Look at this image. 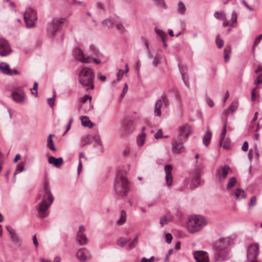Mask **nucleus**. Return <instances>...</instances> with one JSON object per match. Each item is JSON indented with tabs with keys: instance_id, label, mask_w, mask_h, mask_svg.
<instances>
[{
	"instance_id": "obj_48",
	"label": "nucleus",
	"mask_w": 262,
	"mask_h": 262,
	"mask_svg": "<svg viewBox=\"0 0 262 262\" xmlns=\"http://www.w3.org/2000/svg\"><path fill=\"white\" fill-rule=\"evenodd\" d=\"M37 88H38V83L36 82L34 83L33 87L32 89H31V93L33 95H37Z\"/></svg>"
},
{
	"instance_id": "obj_16",
	"label": "nucleus",
	"mask_w": 262,
	"mask_h": 262,
	"mask_svg": "<svg viewBox=\"0 0 262 262\" xmlns=\"http://www.w3.org/2000/svg\"><path fill=\"white\" fill-rule=\"evenodd\" d=\"M172 151L174 154H180L185 151V147L181 142L173 140L171 143Z\"/></svg>"
},
{
	"instance_id": "obj_60",
	"label": "nucleus",
	"mask_w": 262,
	"mask_h": 262,
	"mask_svg": "<svg viewBox=\"0 0 262 262\" xmlns=\"http://www.w3.org/2000/svg\"><path fill=\"white\" fill-rule=\"evenodd\" d=\"M72 121L73 120L72 119H71L67 126L66 132L63 133V136H64L67 133V132L70 129Z\"/></svg>"
},
{
	"instance_id": "obj_17",
	"label": "nucleus",
	"mask_w": 262,
	"mask_h": 262,
	"mask_svg": "<svg viewBox=\"0 0 262 262\" xmlns=\"http://www.w3.org/2000/svg\"><path fill=\"white\" fill-rule=\"evenodd\" d=\"M172 166L170 165L165 166L164 169L166 173L165 180L166 184L168 186H170L172 181V176L171 174Z\"/></svg>"
},
{
	"instance_id": "obj_3",
	"label": "nucleus",
	"mask_w": 262,
	"mask_h": 262,
	"mask_svg": "<svg viewBox=\"0 0 262 262\" xmlns=\"http://www.w3.org/2000/svg\"><path fill=\"white\" fill-rule=\"evenodd\" d=\"M95 75L93 70L89 68H83L79 74V82L83 86H90L86 88L88 91L89 89H93L94 80Z\"/></svg>"
},
{
	"instance_id": "obj_56",
	"label": "nucleus",
	"mask_w": 262,
	"mask_h": 262,
	"mask_svg": "<svg viewBox=\"0 0 262 262\" xmlns=\"http://www.w3.org/2000/svg\"><path fill=\"white\" fill-rule=\"evenodd\" d=\"M123 74H124V71L123 70H119L118 72V74H117V78H118V80H120L122 79V78L123 77Z\"/></svg>"
},
{
	"instance_id": "obj_15",
	"label": "nucleus",
	"mask_w": 262,
	"mask_h": 262,
	"mask_svg": "<svg viewBox=\"0 0 262 262\" xmlns=\"http://www.w3.org/2000/svg\"><path fill=\"white\" fill-rule=\"evenodd\" d=\"M193 256L196 262H209L207 253L204 251H195Z\"/></svg>"
},
{
	"instance_id": "obj_24",
	"label": "nucleus",
	"mask_w": 262,
	"mask_h": 262,
	"mask_svg": "<svg viewBox=\"0 0 262 262\" xmlns=\"http://www.w3.org/2000/svg\"><path fill=\"white\" fill-rule=\"evenodd\" d=\"M26 99L25 92L22 89L17 88V103H24Z\"/></svg>"
},
{
	"instance_id": "obj_8",
	"label": "nucleus",
	"mask_w": 262,
	"mask_h": 262,
	"mask_svg": "<svg viewBox=\"0 0 262 262\" xmlns=\"http://www.w3.org/2000/svg\"><path fill=\"white\" fill-rule=\"evenodd\" d=\"M232 172V170L228 165L219 166L215 171V176L217 179L222 181L227 176L228 174Z\"/></svg>"
},
{
	"instance_id": "obj_22",
	"label": "nucleus",
	"mask_w": 262,
	"mask_h": 262,
	"mask_svg": "<svg viewBox=\"0 0 262 262\" xmlns=\"http://www.w3.org/2000/svg\"><path fill=\"white\" fill-rule=\"evenodd\" d=\"M76 241L79 245L83 246L87 244L88 239L85 234H77Z\"/></svg>"
},
{
	"instance_id": "obj_61",
	"label": "nucleus",
	"mask_w": 262,
	"mask_h": 262,
	"mask_svg": "<svg viewBox=\"0 0 262 262\" xmlns=\"http://www.w3.org/2000/svg\"><path fill=\"white\" fill-rule=\"evenodd\" d=\"M89 99L91 101L92 100V97L89 95H85L82 99V102L83 103L86 102L87 100Z\"/></svg>"
},
{
	"instance_id": "obj_53",
	"label": "nucleus",
	"mask_w": 262,
	"mask_h": 262,
	"mask_svg": "<svg viewBox=\"0 0 262 262\" xmlns=\"http://www.w3.org/2000/svg\"><path fill=\"white\" fill-rule=\"evenodd\" d=\"M162 137V130L161 129H158V132L155 135V138L156 139H158Z\"/></svg>"
},
{
	"instance_id": "obj_28",
	"label": "nucleus",
	"mask_w": 262,
	"mask_h": 262,
	"mask_svg": "<svg viewBox=\"0 0 262 262\" xmlns=\"http://www.w3.org/2000/svg\"><path fill=\"white\" fill-rule=\"evenodd\" d=\"M231 53V48L230 46H227L224 51V58L225 62H228L229 60L230 55Z\"/></svg>"
},
{
	"instance_id": "obj_29",
	"label": "nucleus",
	"mask_w": 262,
	"mask_h": 262,
	"mask_svg": "<svg viewBox=\"0 0 262 262\" xmlns=\"http://www.w3.org/2000/svg\"><path fill=\"white\" fill-rule=\"evenodd\" d=\"M173 216L171 215H165L163 217L161 218L160 220V223L162 226L168 224V222L171 221L173 219Z\"/></svg>"
},
{
	"instance_id": "obj_59",
	"label": "nucleus",
	"mask_w": 262,
	"mask_h": 262,
	"mask_svg": "<svg viewBox=\"0 0 262 262\" xmlns=\"http://www.w3.org/2000/svg\"><path fill=\"white\" fill-rule=\"evenodd\" d=\"M127 90H128L127 84L126 83H125L124 88H123V90H122V93L121 94V96L122 97H124L125 94L127 92Z\"/></svg>"
},
{
	"instance_id": "obj_57",
	"label": "nucleus",
	"mask_w": 262,
	"mask_h": 262,
	"mask_svg": "<svg viewBox=\"0 0 262 262\" xmlns=\"http://www.w3.org/2000/svg\"><path fill=\"white\" fill-rule=\"evenodd\" d=\"M141 39L142 41L143 42V43L145 45V46L146 47V48L148 49L149 44L147 39L144 36H142L141 37Z\"/></svg>"
},
{
	"instance_id": "obj_49",
	"label": "nucleus",
	"mask_w": 262,
	"mask_h": 262,
	"mask_svg": "<svg viewBox=\"0 0 262 262\" xmlns=\"http://www.w3.org/2000/svg\"><path fill=\"white\" fill-rule=\"evenodd\" d=\"M216 43L219 48H222L224 46V41L219 38L216 39Z\"/></svg>"
},
{
	"instance_id": "obj_30",
	"label": "nucleus",
	"mask_w": 262,
	"mask_h": 262,
	"mask_svg": "<svg viewBox=\"0 0 262 262\" xmlns=\"http://www.w3.org/2000/svg\"><path fill=\"white\" fill-rule=\"evenodd\" d=\"M146 137V134L145 133H141L137 137V142L139 146H142L145 142Z\"/></svg>"
},
{
	"instance_id": "obj_6",
	"label": "nucleus",
	"mask_w": 262,
	"mask_h": 262,
	"mask_svg": "<svg viewBox=\"0 0 262 262\" xmlns=\"http://www.w3.org/2000/svg\"><path fill=\"white\" fill-rule=\"evenodd\" d=\"M24 18L27 28L34 27L37 19L36 11L31 8H27L24 13Z\"/></svg>"
},
{
	"instance_id": "obj_62",
	"label": "nucleus",
	"mask_w": 262,
	"mask_h": 262,
	"mask_svg": "<svg viewBox=\"0 0 262 262\" xmlns=\"http://www.w3.org/2000/svg\"><path fill=\"white\" fill-rule=\"evenodd\" d=\"M47 101H48V104L50 106H51V107L53 106L54 104V99L53 98H49L48 99Z\"/></svg>"
},
{
	"instance_id": "obj_12",
	"label": "nucleus",
	"mask_w": 262,
	"mask_h": 262,
	"mask_svg": "<svg viewBox=\"0 0 262 262\" xmlns=\"http://www.w3.org/2000/svg\"><path fill=\"white\" fill-rule=\"evenodd\" d=\"M11 52V49L8 41L4 38H0V56H6Z\"/></svg>"
},
{
	"instance_id": "obj_63",
	"label": "nucleus",
	"mask_w": 262,
	"mask_h": 262,
	"mask_svg": "<svg viewBox=\"0 0 262 262\" xmlns=\"http://www.w3.org/2000/svg\"><path fill=\"white\" fill-rule=\"evenodd\" d=\"M85 231L84 227L83 226H81L79 227V230L77 233V234H84L83 232Z\"/></svg>"
},
{
	"instance_id": "obj_2",
	"label": "nucleus",
	"mask_w": 262,
	"mask_h": 262,
	"mask_svg": "<svg viewBox=\"0 0 262 262\" xmlns=\"http://www.w3.org/2000/svg\"><path fill=\"white\" fill-rule=\"evenodd\" d=\"M129 183L123 171H119L114 184V189L118 195H125L129 190Z\"/></svg>"
},
{
	"instance_id": "obj_58",
	"label": "nucleus",
	"mask_w": 262,
	"mask_h": 262,
	"mask_svg": "<svg viewBox=\"0 0 262 262\" xmlns=\"http://www.w3.org/2000/svg\"><path fill=\"white\" fill-rule=\"evenodd\" d=\"M242 149L244 151H246L248 149V143L247 141H245L242 146Z\"/></svg>"
},
{
	"instance_id": "obj_9",
	"label": "nucleus",
	"mask_w": 262,
	"mask_h": 262,
	"mask_svg": "<svg viewBox=\"0 0 262 262\" xmlns=\"http://www.w3.org/2000/svg\"><path fill=\"white\" fill-rule=\"evenodd\" d=\"M73 55L77 60L81 62L88 63L92 61V58L89 56L85 57L82 51L79 48L74 49Z\"/></svg>"
},
{
	"instance_id": "obj_33",
	"label": "nucleus",
	"mask_w": 262,
	"mask_h": 262,
	"mask_svg": "<svg viewBox=\"0 0 262 262\" xmlns=\"http://www.w3.org/2000/svg\"><path fill=\"white\" fill-rule=\"evenodd\" d=\"M214 17L217 19L222 20H225L226 16L224 12L223 11H217L214 14Z\"/></svg>"
},
{
	"instance_id": "obj_31",
	"label": "nucleus",
	"mask_w": 262,
	"mask_h": 262,
	"mask_svg": "<svg viewBox=\"0 0 262 262\" xmlns=\"http://www.w3.org/2000/svg\"><path fill=\"white\" fill-rule=\"evenodd\" d=\"M238 102L237 100H235L233 101L230 104V106L226 110V113H227L228 111H230L231 113H234L238 107Z\"/></svg>"
},
{
	"instance_id": "obj_13",
	"label": "nucleus",
	"mask_w": 262,
	"mask_h": 262,
	"mask_svg": "<svg viewBox=\"0 0 262 262\" xmlns=\"http://www.w3.org/2000/svg\"><path fill=\"white\" fill-rule=\"evenodd\" d=\"M77 258L81 261L84 262L91 258V255L86 248H81L77 252Z\"/></svg>"
},
{
	"instance_id": "obj_26",
	"label": "nucleus",
	"mask_w": 262,
	"mask_h": 262,
	"mask_svg": "<svg viewBox=\"0 0 262 262\" xmlns=\"http://www.w3.org/2000/svg\"><path fill=\"white\" fill-rule=\"evenodd\" d=\"M236 199L241 200L246 196V193L245 191L241 188H237L234 192Z\"/></svg>"
},
{
	"instance_id": "obj_46",
	"label": "nucleus",
	"mask_w": 262,
	"mask_h": 262,
	"mask_svg": "<svg viewBox=\"0 0 262 262\" xmlns=\"http://www.w3.org/2000/svg\"><path fill=\"white\" fill-rule=\"evenodd\" d=\"M6 229L9 233V235L13 241H15V232L13 230L9 227H7Z\"/></svg>"
},
{
	"instance_id": "obj_32",
	"label": "nucleus",
	"mask_w": 262,
	"mask_h": 262,
	"mask_svg": "<svg viewBox=\"0 0 262 262\" xmlns=\"http://www.w3.org/2000/svg\"><path fill=\"white\" fill-rule=\"evenodd\" d=\"M212 134L210 131H208L206 133L204 136L203 142V144L207 146L210 143V139L211 138Z\"/></svg>"
},
{
	"instance_id": "obj_40",
	"label": "nucleus",
	"mask_w": 262,
	"mask_h": 262,
	"mask_svg": "<svg viewBox=\"0 0 262 262\" xmlns=\"http://www.w3.org/2000/svg\"><path fill=\"white\" fill-rule=\"evenodd\" d=\"M155 31L159 36V37L161 38L162 41H164V39H165V33L160 29H158L157 28H155Z\"/></svg>"
},
{
	"instance_id": "obj_10",
	"label": "nucleus",
	"mask_w": 262,
	"mask_h": 262,
	"mask_svg": "<svg viewBox=\"0 0 262 262\" xmlns=\"http://www.w3.org/2000/svg\"><path fill=\"white\" fill-rule=\"evenodd\" d=\"M191 133V126L188 123H185L180 127L179 136L181 140L186 141Z\"/></svg>"
},
{
	"instance_id": "obj_45",
	"label": "nucleus",
	"mask_w": 262,
	"mask_h": 262,
	"mask_svg": "<svg viewBox=\"0 0 262 262\" xmlns=\"http://www.w3.org/2000/svg\"><path fill=\"white\" fill-rule=\"evenodd\" d=\"M256 197L255 196H252L250 200L249 207H252L256 205Z\"/></svg>"
},
{
	"instance_id": "obj_36",
	"label": "nucleus",
	"mask_w": 262,
	"mask_h": 262,
	"mask_svg": "<svg viewBox=\"0 0 262 262\" xmlns=\"http://www.w3.org/2000/svg\"><path fill=\"white\" fill-rule=\"evenodd\" d=\"M236 182V179L233 177L230 178L228 182L227 185V189H230L232 188L235 184Z\"/></svg>"
},
{
	"instance_id": "obj_42",
	"label": "nucleus",
	"mask_w": 262,
	"mask_h": 262,
	"mask_svg": "<svg viewBox=\"0 0 262 262\" xmlns=\"http://www.w3.org/2000/svg\"><path fill=\"white\" fill-rule=\"evenodd\" d=\"M139 234L136 235V237L132 241L129 245V247L130 249L134 248L138 243Z\"/></svg>"
},
{
	"instance_id": "obj_52",
	"label": "nucleus",
	"mask_w": 262,
	"mask_h": 262,
	"mask_svg": "<svg viewBox=\"0 0 262 262\" xmlns=\"http://www.w3.org/2000/svg\"><path fill=\"white\" fill-rule=\"evenodd\" d=\"M165 237L166 239V242L168 244H170L171 242V240L172 239V236L171 234L169 233H167L165 235Z\"/></svg>"
},
{
	"instance_id": "obj_34",
	"label": "nucleus",
	"mask_w": 262,
	"mask_h": 262,
	"mask_svg": "<svg viewBox=\"0 0 262 262\" xmlns=\"http://www.w3.org/2000/svg\"><path fill=\"white\" fill-rule=\"evenodd\" d=\"M52 135L50 134L48 138V144L47 146L52 151H55L56 148L54 147L53 142L52 139Z\"/></svg>"
},
{
	"instance_id": "obj_55",
	"label": "nucleus",
	"mask_w": 262,
	"mask_h": 262,
	"mask_svg": "<svg viewBox=\"0 0 262 262\" xmlns=\"http://www.w3.org/2000/svg\"><path fill=\"white\" fill-rule=\"evenodd\" d=\"M226 123H225V124L224 125V126H223V128L222 129V133H221V138H224L225 136V135H226Z\"/></svg>"
},
{
	"instance_id": "obj_7",
	"label": "nucleus",
	"mask_w": 262,
	"mask_h": 262,
	"mask_svg": "<svg viewBox=\"0 0 262 262\" xmlns=\"http://www.w3.org/2000/svg\"><path fill=\"white\" fill-rule=\"evenodd\" d=\"M64 21V19L62 18H55L53 19L48 30V35L51 37H53L58 30L60 28Z\"/></svg>"
},
{
	"instance_id": "obj_41",
	"label": "nucleus",
	"mask_w": 262,
	"mask_h": 262,
	"mask_svg": "<svg viewBox=\"0 0 262 262\" xmlns=\"http://www.w3.org/2000/svg\"><path fill=\"white\" fill-rule=\"evenodd\" d=\"M232 24L230 25L232 27H234L236 25L237 14L235 12H232L231 14Z\"/></svg>"
},
{
	"instance_id": "obj_35",
	"label": "nucleus",
	"mask_w": 262,
	"mask_h": 262,
	"mask_svg": "<svg viewBox=\"0 0 262 262\" xmlns=\"http://www.w3.org/2000/svg\"><path fill=\"white\" fill-rule=\"evenodd\" d=\"M178 9L179 12L181 14H184L185 13L186 8L183 2H179L178 4Z\"/></svg>"
},
{
	"instance_id": "obj_54",
	"label": "nucleus",
	"mask_w": 262,
	"mask_h": 262,
	"mask_svg": "<svg viewBox=\"0 0 262 262\" xmlns=\"http://www.w3.org/2000/svg\"><path fill=\"white\" fill-rule=\"evenodd\" d=\"M116 27L119 31L124 32L125 31V28L121 23H118L116 25Z\"/></svg>"
},
{
	"instance_id": "obj_21",
	"label": "nucleus",
	"mask_w": 262,
	"mask_h": 262,
	"mask_svg": "<svg viewBox=\"0 0 262 262\" xmlns=\"http://www.w3.org/2000/svg\"><path fill=\"white\" fill-rule=\"evenodd\" d=\"M162 104V100L158 99L156 101L154 108V114L156 116L158 117L161 116V108Z\"/></svg>"
},
{
	"instance_id": "obj_23",
	"label": "nucleus",
	"mask_w": 262,
	"mask_h": 262,
	"mask_svg": "<svg viewBox=\"0 0 262 262\" xmlns=\"http://www.w3.org/2000/svg\"><path fill=\"white\" fill-rule=\"evenodd\" d=\"M81 124L84 127H88L90 128H92L94 124L92 123L87 116H81Z\"/></svg>"
},
{
	"instance_id": "obj_14",
	"label": "nucleus",
	"mask_w": 262,
	"mask_h": 262,
	"mask_svg": "<svg viewBox=\"0 0 262 262\" xmlns=\"http://www.w3.org/2000/svg\"><path fill=\"white\" fill-rule=\"evenodd\" d=\"M0 72L3 74L10 76L16 74V69H10L9 64L5 62H0Z\"/></svg>"
},
{
	"instance_id": "obj_44",
	"label": "nucleus",
	"mask_w": 262,
	"mask_h": 262,
	"mask_svg": "<svg viewBox=\"0 0 262 262\" xmlns=\"http://www.w3.org/2000/svg\"><path fill=\"white\" fill-rule=\"evenodd\" d=\"M160 100L162 101V104H163L166 107L168 106L169 104V100L167 99V96L165 95H163L161 96Z\"/></svg>"
},
{
	"instance_id": "obj_37",
	"label": "nucleus",
	"mask_w": 262,
	"mask_h": 262,
	"mask_svg": "<svg viewBox=\"0 0 262 262\" xmlns=\"http://www.w3.org/2000/svg\"><path fill=\"white\" fill-rule=\"evenodd\" d=\"M114 24V21L111 19H105L102 22L103 25L108 28H112Z\"/></svg>"
},
{
	"instance_id": "obj_20",
	"label": "nucleus",
	"mask_w": 262,
	"mask_h": 262,
	"mask_svg": "<svg viewBox=\"0 0 262 262\" xmlns=\"http://www.w3.org/2000/svg\"><path fill=\"white\" fill-rule=\"evenodd\" d=\"M200 176L198 173H195L191 180L190 184V188L193 189L199 185L200 184Z\"/></svg>"
},
{
	"instance_id": "obj_51",
	"label": "nucleus",
	"mask_w": 262,
	"mask_h": 262,
	"mask_svg": "<svg viewBox=\"0 0 262 262\" xmlns=\"http://www.w3.org/2000/svg\"><path fill=\"white\" fill-rule=\"evenodd\" d=\"M155 258L154 256H152L150 257L149 259H147L145 257H143L141 259V262H151L155 260Z\"/></svg>"
},
{
	"instance_id": "obj_38",
	"label": "nucleus",
	"mask_w": 262,
	"mask_h": 262,
	"mask_svg": "<svg viewBox=\"0 0 262 262\" xmlns=\"http://www.w3.org/2000/svg\"><path fill=\"white\" fill-rule=\"evenodd\" d=\"M129 240L130 239H126L124 241H122V238H119L117 241L116 244L121 247L123 248L126 245V244L129 241Z\"/></svg>"
},
{
	"instance_id": "obj_50",
	"label": "nucleus",
	"mask_w": 262,
	"mask_h": 262,
	"mask_svg": "<svg viewBox=\"0 0 262 262\" xmlns=\"http://www.w3.org/2000/svg\"><path fill=\"white\" fill-rule=\"evenodd\" d=\"M258 88V86H255L254 88L252 90L251 92V100L254 101L255 99V91Z\"/></svg>"
},
{
	"instance_id": "obj_4",
	"label": "nucleus",
	"mask_w": 262,
	"mask_h": 262,
	"mask_svg": "<svg viewBox=\"0 0 262 262\" xmlns=\"http://www.w3.org/2000/svg\"><path fill=\"white\" fill-rule=\"evenodd\" d=\"M207 224L205 217L201 215H195L189 219L187 228L189 232L194 233L202 230Z\"/></svg>"
},
{
	"instance_id": "obj_11",
	"label": "nucleus",
	"mask_w": 262,
	"mask_h": 262,
	"mask_svg": "<svg viewBox=\"0 0 262 262\" xmlns=\"http://www.w3.org/2000/svg\"><path fill=\"white\" fill-rule=\"evenodd\" d=\"M259 254V247L257 244L251 245L247 248V257L251 259H256Z\"/></svg>"
},
{
	"instance_id": "obj_25",
	"label": "nucleus",
	"mask_w": 262,
	"mask_h": 262,
	"mask_svg": "<svg viewBox=\"0 0 262 262\" xmlns=\"http://www.w3.org/2000/svg\"><path fill=\"white\" fill-rule=\"evenodd\" d=\"M126 221V213L125 210H122L120 212V217L116 222V224L118 226L123 225Z\"/></svg>"
},
{
	"instance_id": "obj_43",
	"label": "nucleus",
	"mask_w": 262,
	"mask_h": 262,
	"mask_svg": "<svg viewBox=\"0 0 262 262\" xmlns=\"http://www.w3.org/2000/svg\"><path fill=\"white\" fill-rule=\"evenodd\" d=\"M262 39V34H260L258 36H257L253 43V50H254L255 47L259 43L260 40Z\"/></svg>"
},
{
	"instance_id": "obj_39",
	"label": "nucleus",
	"mask_w": 262,
	"mask_h": 262,
	"mask_svg": "<svg viewBox=\"0 0 262 262\" xmlns=\"http://www.w3.org/2000/svg\"><path fill=\"white\" fill-rule=\"evenodd\" d=\"M161 56L159 54H156L152 61L155 67L157 66L158 64L161 62Z\"/></svg>"
},
{
	"instance_id": "obj_19",
	"label": "nucleus",
	"mask_w": 262,
	"mask_h": 262,
	"mask_svg": "<svg viewBox=\"0 0 262 262\" xmlns=\"http://www.w3.org/2000/svg\"><path fill=\"white\" fill-rule=\"evenodd\" d=\"M63 162V159L60 157L59 158H56L54 157L51 156L48 158V163L50 164H53L56 167L60 166Z\"/></svg>"
},
{
	"instance_id": "obj_64",
	"label": "nucleus",
	"mask_w": 262,
	"mask_h": 262,
	"mask_svg": "<svg viewBox=\"0 0 262 262\" xmlns=\"http://www.w3.org/2000/svg\"><path fill=\"white\" fill-rule=\"evenodd\" d=\"M261 76H257L256 80L254 82V84L256 86H258V84L262 83V80L260 79Z\"/></svg>"
},
{
	"instance_id": "obj_1",
	"label": "nucleus",
	"mask_w": 262,
	"mask_h": 262,
	"mask_svg": "<svg viewBox=\"0 0 262 262\" xmlns=\"http://www.w3.org/2000/svg\"><path fill=\"white\" fill-rule=\"evenodd\" d=\"M38 199L40 200L37 207L39 215L41 218H45L48 215V208L54 200V196L51 193L47 181L44 182L43 190L40 192Z\"/></svg>"
},
{
	"instance_id": "obj_5",
	"label": "nucleus",
	"mask_w": 262,
	"mask_h": 262,
	"mask_svg": "<svg viewBox=\"0 0 262 262\" xmlns=\"http://www.w3.org/2000/svg\"><path fill=\"white\" fill-rule=\"evenodd\" d=\"M229 245V240L227 238L220 239L215 244L216 252L214 260L220 261L224 260L227 255L226 248Z\"/></svg>"
},
{
	"instance_id": "obj_47",
	"label": "nucleus",
	"mask_w": 262,
	"mask_h": 262,
	"mask_svg": "<svg viewBox=\"0 0 262 262\" xmlns=\"http://www.w3.org/2000/svg\"><path fill=\"white\" fill-rule=\"evenodd\" d=\"M25 164H26L25 162H23L19 163V165H17V172H21L25 171Z\"/></svg>"
},
{
	"instance_id": "obj_27",
	"label": "nucleus",
	"mask_w": 262,
	"mask_h": 262,
	"mask_svg": "<svg viewBox=\"0 0 262 262\" xmlns=\"http://www.w3.org/2000/svg\"><path fill=\"white\" fill-rule=\"evenodd\" d=\"M220 145L224 149H228L230 145V141L229 138L225 139L224 138H220Z\"/></svg>"
},
{
	"instance_id": "obj_18",
	"label": "nucleus",
	"mask_w": 262,
	"mask_h": 262,
	"mask_svg": "<svg viewBox=\"0 0 262 262\" xmlns=\"http://www.w3.org/2000/svg\"><path fill=\"white\" fill-rule=\"evenodd\" d=\"M6 91L9 93L14 101H16V88L15 83H9L6 86Z\"/></svg>"
}]
</instances>
